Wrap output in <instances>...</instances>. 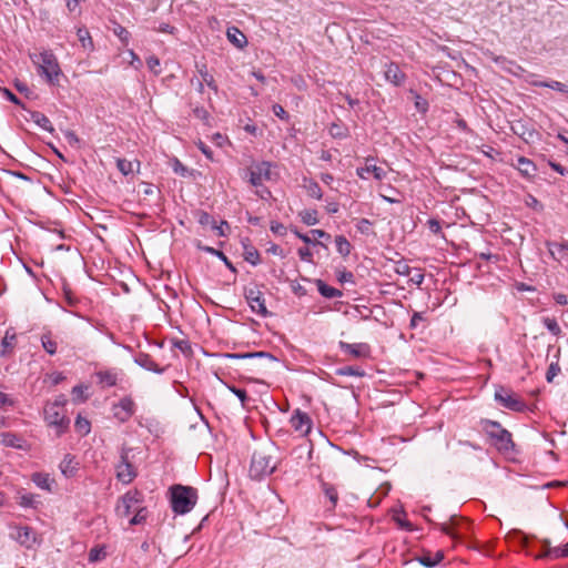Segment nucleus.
<instances>
[{
	"label": "nucleus",
	"instance_id": "nucleus-1",
	"mask_svg": "<svg viewBox=\"0 0 568 568\" xmlns=\"http://www.w3.org/2000/svg\"><path fill=\"white\" fill-rule=\"evenodd\" d=\"M277 448L273 443L255 450L251 458L250 477L254 480H262L272 475L280 463L275 456Z\"/></svg>",
	"mask_w": 568,
	"mask_h": 568
},
{
	"label": "nucleus",
	"instance_id": "nucleus-2",
	"mask_svg": "<svg viewBox=\"0 0 568 568\" xmlns=\"http://www.w3.org/2000/svg\"><path fill=\"white\" fill-rule=\"evenodd\" d=\"M171 508L176 515L190 513L197 501V489L192 486L175 484L170 487Z\"/></svg>",
	"mask_w": 568,
	"mask_h": 568
},
{
	"label": "nucleus",
	"instance_id": "nucleus-3",
	"mask_svg": "<svg viewBox=\"0 0 568 568\" xmlns=\"http://www.w3.org/2000/svg\"><path fill=\"white\" fill-rule=\"evenodd\" d=\"M33 63L38 64V73L44 77L50 85H58L62 75L57 57L51 50H43L39 54L31 55Z\"/></svg>",
	"mask_w": 568,
	"mask_h": 568
},
{
	"label": "nucleus",
	"instance_id": "nucleus-4",
	"mask_svg": "<svg viewBox=\"0 0 568 568\" xmlns=\"http://www.w3.org/2000/svg\"><path fill=\"white\" fill-rule=\"evenodd\" d=\"M480 426L499 452H510L514 449L515 444L511 434L500 423L491 419H481Z\"/></svg>",
	"mask_w": 568,
	"mask_h": 568
},
{
	"label": "nucleus",
	"instance_id": "nucleus-5",
	"mask_svg": "<svg viewBox=\"0 0 568 568\" xmlns=\"http://www.w3.org/2000/svg\"><path fill=\"white\" fill-rule=\"evenodd\" d=\"M495 400L503 407L521 413L527 408L526 403L510 389L499 385L495 389Z\"/></svg>",
	"mask_w": 568,
	"mask_h": 568
},
{
	"label": "nucleus",
	"instance_id": "nucleus-6",
	"mask_svg": "<svg viewBox=\"0 0 568 568\" xmlns=\"http://www.w3.org/2000/svg\"><path fill=\"white\" fill-rule=\"evenodd\" d=\"M58 405L44 406V419L49 426L57 429V434L61 435L69 427L70 420L65 416L64 409H58Z\"/></svg>",
	"mask_w": 568,
	"mask_h": 568
},
{
	"label": "nucleus",
	"instance_id": "nucleus-7",
	"mask_svg": "<svg viewBox=\"0 0 568 568\" xmlns=\"http://www.w3.org/2000/svg\"><path fill=\"white\" fill-rule=\"evenodd\" d=\"M272 163L268 161H262L252 165L248 170V181L253 186H262L264 181L272 179L271 172Z\"/></svg>",
	"mask_w": 568,
	"mask_h": 568
},
{
	"label": "nucleus",
	"instance_id": "nucleus-8",
	"mask_svg": "<svg viewBox=\"0 0 568 568\" xmlns=\"http://www.w3.org/2000/svg\"><path fill=\"white\" fill-rule=\"evenodd\" d=\"M244 297L247 301L252 312L266 317L270 312L265 306V300L263 297V293L256 287H245L244 288Z\"/></svg>",
	"mask_w": 568,
	"mask_h": 568
},
{
	"label": "nucleus",
	"instance_id": "nucleus-9",
	"mask_svg": "<svg viewBox=\"0 0 568 568\" xmlns=\"http://www.w3.org/2000/svg\"><path fill=\"white\" fill-rule=\"evenodd\" d=\"M339 349L354 358H367L371 356V346L367 343H346L338 342Z\"/></svg>",
	"mask_w": 568,
	"mask_h": 568
},
{
	"label": "nucleus",
	"instance_id": "nucleus-10",
	"mask_svg": "<svg viewBox=\"0 0 568 568\" xmlns=\"http://www.w3.org/2000/svg\"><path fill=\"white\" fill-rule=\"evenodd\" d=\"M141 494L138 490L125 493L119 500L116 511L119 516L126 517L131 514L132 507L140 504Z\"/></svg>",
	"mask_w": 568,
	"mask_h": 568
},
{
	"label": "nucleus",
	"instance_id": "nucleus-11",
	"mask_svg": "<svg viewBox=\"0 0 568 568\" xmlns=\"http://www.w3.org/2000/svg\"><path fill=\"white\" fill-rule=\"evenodd\" d=\"M135 477L134 466L129 462L126 454H122L121 460L116 465V478L123 484H130Z\"/></svg>",
	"mask_w": 568,
	"mask_h": 568
},
{
	"label": "nucleus",
	"instance_id": "nucleus-12",
	"mask_svg": "<svg viewBox=\"0 0 568 568\" xmlns=\"http://www.w3.org/2000/svg\"><path fill=\"white\" fill-rule=\"evenodd\" d=\"M291 425L296 430L300 432L302 435H307L311 429L313 422L307 413L302 412L301 409H296L292 417H291Z\"/></svg>",
	"mask_w": 568,
	"mask_h": 568
},
{
	"label": "nucleus",
	"instance_id": "nucleus-13",
	"mask_svg": "<svg viewBox=\"0 0 568 568\" xmlns=\"http://www.w3.org/2000/svg\"><path fill=\"white\" fill-rule=\"evenodd\" d=\"M536 557L550 559L568 557V542L564 547H551L550 541L545 539L541 541V551Z\"/></svg>",
	"mask_w": 568,
	"mask_h": 568
},
{
	"label": "nucleus",
	"instance_id": "nucleus-14",
	"mask_svg": "<svg viewBox=\"0 0 568 568\" xmlns=\"http://www.w3.org/2000/svg\"><path fill=\"white\" fill-rule=\"evenodd\" d=\"M17 532L11 537L16 539L21 546L31 548L37 542V534L33 528L29 526L16 527Z\"/></svg>",
	"mask_w": 568,
	"mask_h": 568
},
{
	"label": "nucleus",
	"instance_id": "nucleus-15",
	"mask_svg": "<svg viewBox=\"0 0 568 568\" xmlns=\"http://www.w3.org/2000/svg\"><path fill=\"white\" fill-rule=\"evenodd\" d=\"M135 412V404L131 397H123L114 405V416L120 422H126Z\"/></svg>",
	"mask_w": 568,
	"mask_h": 568
},
{
	"label": "nucleus",
	"instance_id": "nucleus-16",
	"mask_svg": "<svg viewBox=\"0 0 568 568\" xmlns=\"http://www.w3.org/2000/svg\"><path fill=\"white\" fill-rule=\"evenodd\" d=\"M385 79L393 83L396 87H399L405 81V73L399 69L398 64L395 62H388L385 64L384 71Z\"/></svg>",
	"mask_w": 568,
	"mask_h": 568
},
{
	"label": "nucleus",
	"instance_id": "nucleus-17",
	"mask_svg": "<svg viewBox=\"0 0 568 568\" xmlns=\"http://www.w3.org/2000/svg\"><path fill=\"white\" fill-rule=\"evenodd\" d=\"M134 363L155 374H163L166 371V367H160L149 354L143 352H140L134 356Z\"/></svg>",
	"mask_w": 568,
	"mask_h": 568
},
{
	"label": "nucleus",
	"instance_id": "nucleus-18",
	"mask_svg": "<svg viewBox=\"0 0 568 568\" xmlns=\"http://www.w3.org/2000/svg\"><path fill=\"white\" fill-rule=\"evenodd\" d=\"M225 358L230 359H248V358H267L270 362H276L277 358L267 352H252V353H225Z\"/></svg>",
	"mask_w": 568,
	"mask_h": 568
},
{
	"label": "nucleus",
	"instance_id": "nucleus-19",
	"mask_svg": "<svg viewBox=\"0 0 568 568\" xmlns=\"http://www.w3.org/2000/svg\"><path fill=\"white\" fill-rule=\"evenodd\" d=\"M196 247L202 251V252H205V253H209L211 255H214L217 257V261H222L224 263V265L233 273H236V268L235 266L233 265V263L227 258V256L220 250H216L212 246H207V245H204L202 244L201 242H199L196 244Z\"/></svg>",
	"mask_w": 568,
	"mask_h": 568
},
{
	"label": "nucleus",
	"instance_id": "nucleus-20",
	"mask_svg": "<svg viewBox=\"0 0 568 568\" xmlns=\"http://www.w3.org/2000/svg\"><path fill=\"white\" fill-rule=\"evenodd\" d=\"M59 468L64 477H73L78 470V463L75 462V457L71 454L64 455L62 462L59 465Z\"/></svg>",
	"mask_w": 568,
	"mask_h": 568
},
{
	"label": "nucleus",
	"instance_id": "nucleus-21",
	"mask_svg": "<svg viewBox=\"0 0 568 568\" xmlns=\"http://www.w3.org/2000/svg\"><path fill=\"white\" fill-rule=\"evenodd\" d=\"M511 130L516 135L520 136L526 142L532 140L534 136L537 134V132L531 126H529L523 121H517L513 123Z\"/></svg>",
	"mask_w": 568,
	"mask_h": 568
},
{
	"label": "nucleus",
	"instance_id": "nucleus-22",
	"mask_svg": "<svg viewBox=\"0 0 568 568\" xmlns=\"http://www.w3.org/2000/svg\"><path fill=\"white\" fill-rule=\"evenodd\" d=\"M195 68L197 73L201 77V81L203 84H206L212 91L215 93L219 92L217 83L214 77L207 71V67L205 63H195Z\"/></svg>",
	"mask_w": 568,
	"mask_h": 568
},
{
	"label": "nucleus",
	"instance_id": "nucleus-23",
	"mask_svg": "<svg viewBox=\"0 0 568 568\" xmlns=\"http://www.w3.org/2000/svg\"><path fill=\"white\" fill-rule=\"evenodd\" d=\"M516 168L520 174L527 179L534 178L537 173V166L535 163L525 156L518 158Z\"/></svg>",
	"mask_w": 568,
	"mask_h": 568
},
{
	"label": "nucleus",
	"instance_id": "nucleus-24",
	"mask_svg": "<svg viewBox=\"0 0 568 568\" xmlns=\"http://www.w3.org/2000/svg\"><path fill=\"white\" fill-rule=\"evenodd\" d=\"M373 174L374 179L382 181L386 178V171L382 169L381 166H377L375 164H366L364 168H358L356 170V174L361 179H366V174Z\"/></svg>",
	"mask_w": 568,
	"mask_h": 568
},
{
	"label": "nucleus",
	"instance_id": "nucleus-25",
	"mask_svg": "<svg viewBox=\"0 0 568 568\" xmlns=\"http://www.w3.org/2000/svg\"><path fill=\"white\" fill-rule=\"evenodd\" d=\"M229 41L237 49H243L247 44L246 36L236 27H231L226 31Z\"/></svg>",
	"mask_w": 568,
	"mask_h": 568
},
{
	"label": "nucleus",
	"instance_id": "nucleus-26",
	"mask_svg": "<svg viewBox=\"0 0 568 568\" xmlns=\"http://www.w3.org/2000/svg\"><path fill=\"white\" fill-rule=\"evenodd\" d=\"M443 559L444 552L442 550H438L435 555L426 551L422 556L417 557V561L426 568H433L437 566Z\"/></svg>",
	"mask_w": 568,
	"mask_h": 568
},
{
	"label": "nucleus",
	"instance_id": "nucleus-27",
	"mask_svg": "<svg viewBox=\"0 0 568 568\" xmlns=\"http://www.w3.org/2000/svg\"><path fill=\"white\" fill-rule=\"evenodd\" d=\"M29 114H30V120H32L38 126H40L41 129H43L50 133L54 132V128L45 114H43L39 111H29Z\"/></svg>",
	"mask_w": 568,
	"mask_h": 568
},
{
	"label": "nucleus",
	"instance_id": "nucleus-28",
	"mask_svg": "<svg viewBox=\"0 0 568 568\" xmlns=\"http://www.w3.org/2000/svg\"><path fill=\"white\" fill-rule=\"evenodd\" d=\"M316 286H317L318 293L325 298H336V297H341L343 295V293L339 290L327 285L322 280H316Z\"/></svg>",
	"mask_w": 568,
	"mask_h": 568
},
{
	"label": "nucleus",
	"instance_id": "nucleus-29",
	"mask_svg": "<svg viewBox=\"0 0 568 568\" xmlns=\"http://www.w3.org/2000/svg\"><path fill=\"white\" fill-rule=\"evenodd\" d=\"M97 377L102 387H112L118 382V374L113 371H100L97 373Z\"/></svg>",
	"mask_w": 568,
	"mask_h": 568
},
{
	"label": "nucleus",
	"instance_id": "nucleus-30",
	"mask_svg": "<svg viewBox=\"0 0 568 568\" xmlns=\"http://www.w3.org/2000/svg\"><path fill=\"white\" fill-rule=\"evenodd\" d=\"M32 481L41 489L51 491L53 479L50 478L48 474L44 473H34L32 475Z\"/></svg>",
	"mask_w": 568,
	"mask_h": 568
},
{
	"label": "nucleus",
	"instance_id": "nucleus-31",
	"mask_svg": "<svg viewBox=\"0 0 568 568\" xmlns=\"http://www.w3.org/2000/svg\"><path fill=\"white\" fill-rule=\"evenodd\" d=\"M507 538L508 539H516L519 541L520 546L527 550V552L529 554H534L532 552V549L530 548L529 546V536H527L526 534H524L521 530L519 529H513L510 530L508 534H507Z\"/></svg>",
	"mask_w": 568,
	"mask_h": 568
},
{
	"label": "nucleus",
	"instance_id": "nucleus-32",
	"mask_svg": "<svg viewBox=\"0 0 568 568\" xmlns=\"http://www.w3.org/2000/svg\"><path fill=\"white\" fill-rule=\"evenodd\" d=\"M77 37H78L79 41L81 42V45L83 47V49L93 51V49H94L93 40L91 38L89 30L85 27H80L77 29Z\"/></svg>",
	"mask_w": 568,
	"mask_h": 568
},
{
	"label": "nucleus",
	"instance_id": "nucleus-33",
	"mask_svg": "<svg viewBox=\"0 0 568 568\" xmlns=\"http://www.w3.org/2000/svg\"><path fill=\"white\" fill-rule=\"evenodd\" d=\"M532 84L538 88H549L561 93H568V87L559 81H535Z\"/></svg>",
	"mask_w": 568,
	"mask_h": 568
},
{
	"label": "nucleus",
	"instance_id": "nucleus-34",
	"mask_svg": "<svg viewBox=\"0 0 568 568\" xmlns=\"http://www.w3.org/2000/svg\"><path fill=\"white\" fill-rule=\"evenodd\" d=\"M243 247H244V260L254 266L257 265L261 262L258 251L255 247H253L252 245L244 243V242H243Z\"/></svg>",
	"mask_w": 568,
	"mask_h": 568
},
{
	"label": "nucleus",
	"instance_id": "nucleus-35",
	"mask_svg": "<svg viewBox=\"0 0 568 568\" xmlns=\"http://www.w3.org/2000/svg\"><path fill=\"white\" fill-rule=\"evenodd\" d=\"M335 244H336L337 252L343 257H346L351 254L352 245L344 235H337L335 237Z\"/></svg>",
	"mask_w": 568,
	"mask_h": 568
},
{
	"label": "nucleus",
	"instance_id": "nucleus-36",
	"mask_svg": "<svg viewBox=\"0 0 568 568\" xmlns=\"http://www.w3.org/2000/svg\"><path fill=\"white\" fill-rule=\"evenodd\" d=\"M328 133L334 139H346L348 136V129L342 123L334 122L329 125Z\"/></svg>",
	"mask_w": 568,
	"mask_h": 568
},
{
	"label": "nucleus",
	"instance_id": "nucleus-37",
	"mask_svg": "<svg viewBox=\"0 0 568 568\" xmlns=\"http://www.w3.org/2000/svg\"><path fill=\"white\" fill-rule=\"evenodd\" d=\"M335 374L338 376H356V377H363L365 376V371H363L359 367L355 366H344L339 367L335 371Z\"/></svg>",
	"mask_w": 568,
	"mask_h": 568
},
{
	"label": "nucleus",
	"instance_id": "nucleus-38",
	"mask_svg": "<svg viewBox=\"0 0 568 568\" xmlns=\"http://www.w3.org/2000/svg\"><path fill=\"white\" fill-rule=\"evenodd\" d=\"M113 33L119 38L123 45H128L131 39V33L121 24L114 22L112 28Z\"/></svg>",
	"mask_w": 568,
	"mask_h": 568
},
{
	"label": "nucleus",
	"instance_id": "nucleus-39",
	"mask_svg": "<svg viewBox=\"0 0 568 568\" xmlns=\"http://www.w3.org/2000/svg\"><path fill=\"white\" fill-rule=\"evenodd\" d=\"M75 430L81 435L85 436L91 430V424L90 422L82 417L81 415H78L75 423H74Z\"/></svg>",
	"mask_w": 568,
	"mask_h": 568
},
{
	"label": "nucleus",
	"instance_id": "nucleus-40",
	"mask_svg": "<svg viewBox=\"0 0 568 568\" xmlns=\"http://www.w3.org/2000/svg\"><path fill=\"white\" fill-rule=\"evenodd\" d=\"M302 222L308 226L316 225L318 223L316 210H304L300 213Z\"/></svg>",
	"mask_w": 568,
	"mask_h": 568
},
{
	"label": "nucleus",
	"instance_id": "nucleus-41",
	"mask_svg": "<svg viewBox=\"0 0 568 568\" xmlns=\"http://www.w3.org/2000/svg\"><path fill=\"white\" fill-rule=\"evenodd\" d=\"M459 523L456 520L455 517L450 518V524H440L438 525L442 532L450 536L452 538H458V534L456 532V528L458 527Z\"/></svg>",
	"mask_w": 568,
	"mask_h": 568
},
{
	"label": "nucleus",
	"instance_id": "nucleus-42",
	"mask_svg": "<svg viewBox=\"0 0 568 568\" xmlns=\"http://www.w3.org/2000/svg\"><path fill=\"white\" fill-rule=\"evenodd\" d=\"M41 344L48 354L54 355L57 353V343L51 338L50 334H43L41 336Z\"/></svg>",
	"mask_w": 568,
	"mask_h": 568
},
{
	"label": "nucleus",
	"instance_id": "nucleus-43",
	"mask_svg": "<svg viewBox=\"0 0 568 568\" xmlns=\"http://www.w3.org/2000/svg\"><path fill=\"white\" fill-rule=\"evenodd\" d=\"M322 486H323L325 496L329 499L333 507H335L337 504V500H338V493H337L336 488L333 485H329L327 483H323Z\"/></svg>",
	"mask_w": 568,
	"mask_h": 568
},
{
	"label": "nucleus",
	"instance_id": "nucleus-44",
	"mask_svg": "<svg viewBox=\"0 0 568 568\" xmlns=\"http://www.w3.org/2000/svg\"><path fill=\"white\" fill-rule=\"evenodd\" d=\"M106 556V552H105V549L104 547H93L92 549H90L89 551V561L90 562H98L102 559H104Z\"/></svg>",
	"mask_w": 568,
	"mask_h": 568
},
{
	"label": "nucleus",
	"instance_id": "nucleus-45",
	"mask_svg": "<svg viewBox=\"0 0 568 568\" xmlns=\"http://www.w3.org/2000/svg\"><path fill=\"white\" fill-rule=\"evenodd\" d=\"M19 499V505L26 508H36L38 504L37 496L33 494H22Z\"/></svg>",
	"mask_w": 568,
	"mask_h": 568
},
{
	"label": "nucleus",
	"instance_id": "nucleus-46",
	"mask_svg": "<svg viewBox=\"0 0 568 568\" xmlns=\"http://www.w3.org/2000/svg\"><path fill=\"white\" fill-rule=\"evenodd\" d=\"M542 323L547 327V329L555 336H559L561 334V328L558 325L556 318L544 317Z\"/></svg>",
	"mask_w": 568,
	"mask_h": 568
},
{
	"label": "nucleus",
	"instance_id": "nucleus-47",
	"mask_svg": "<svg viewBox=\"0 0 568 568\" xmlns=\"http://www.w3.org/2000/svg\"><path fill=\"white\" fill-rule=\"evenodd\" d=\"M195 215L197 217L199 224H201L202 226L210 225L212 227L215 223L213 216L205 211L200 210L195 213Z\"/></svg>",
	"mask_w": 568,
	"mask_h": 568
},
{
	"label": "nucleus",
	"instance_id": "nucleus-48",
	"mask_svg": "<svg viewBox=\"0 0 568 568\" xmlns=\"http://www.w3.org/2000/svg\"><path fill=\"white\" fill-rule=\"evenodd\" d=\"M116 168L123 175H129L133 172V162L125 159H118Z\"/></svg>",
	"mask_w": 568,
	"mask_h": 568
},
{
	"label": "nucleus",
	"instance_id": "nucleus-49",
	"mask_svg": "<svg viewBox=\"0 0 568 568\" xmlns=\"http://www.w3.org/2000/svg\"><path fill=\"white\" fill-rule=\"evenodd\" d=\"M307 193L310 196L321 200L323 197V192L321 186L315 181H310L308 185L306 186Z\"/></svg>",
	"mask_w": 568,
	"mask_h": 568
},
{
	"label": "nucleus",
	"instance_id": "nucleus-50",
	"mask_svg": "<svg viewBox=\"0 0 568 568\" xmlns=\"http://www.w3.org/2000/svg\"><path fill=\"white\" fill-rule=\"evenodd\" d=\"M148 515V510L145 507H140L135 515L130 519V525L135 526L145 521Z\"/></svg>",
	"mask_w": 568,
	"mask_h": 568
},
{
	"label": "nucleus",
	"instance_id": "nucleus-51",
	"mask_svg": "<svg viewBox=\"0 0 568 568\" xmlns=\"http://www.w3.org/2000/svg\"><path fill=\"white\" fill-rule=\"evenodd\" d=\"M63 296L68 305L74 306L78 300L73 296L72 291L67 282L62 284Z\"/></svg>",
	"mask_w": 568,
	"mask_h": 568
},
{
	"label": "nucleus",
	"instance_id": "nucleus-52",
	"mask_svg": "<svg viewBox=\"0 0 568 568\" xmlns=\"http://www.w3.org/2000/svg\"><path fill=\"white\" fill-rule=\"evenodd\" d=\"M87 387L83 385H77L72 388V395L74 402H85L88 396L84 394Z\"/></svg>",
	"mask_w": 568,
	"mask_h": 568
},
{
	"label": "nucleus",
	"instance_id": "nucleus-53",
	"mask_svg": "<svg viewBox=\"0 0 568 568\" xmlns=\"http://www.w3.org/2000/svg\"><path fill=\"white\" fill-rule=\"evenodd\" d=\"M146 65L149 68V70L154 73L155 75L160 74L161 72V69H160V60L158 57L155 55H150L148 59H146Z\"/></svg>",
	"mask_w": 568,
	"mask_h": 568
},
{
	"label": "nucleus",
	"instance_id": "nucleus-54",
	"mask_svg": "<svg viewBox=\"0 0 568 568\" xmlns=\"http://www.w3.org/2000/svg\"><path fill=\"white\" fill-rule=\"evenodd\" d=\"M561 368L558 362L551 363L546 373V381L552 383L554 378L560 373Z\"/></svg>",
	"mask_w": 568,
	"mask_h": 568
},
{
	"label": "nucleus",
	"instance_id": "nucleus-55",
	"mask_svg": "<svg viewBox=\"0 0 568 568\" xmlns=\"http://www.w3.org/2000/svg\"><path fill=\"white\" fill-rule=\"evenodd\" d=\"M0 92L12 103H14L16 105H20L22 109H26L24 104L21 102V100L14 94L12 93V91H10L8 88H1L0 87Z\"/></svg>",
	"mask_w": 568,
	"mask_h": 568
},
{
	"label": "nucleus",
	"instance_id": "nucleus-56",
	"mask_svg": "<svg viewBox=\"0 0 568 568\" xmlns=\"http://www.w3.org/2000/svg\"><path fill=\"white\" fill-rule=\"evenodd\" d=\"M212 230L215 231L219 236L225 237L229 234L227 231L230 230V225L226 221H221L220 224L215 222Z\"/></svg>",
	"mask_w": 568,
	"mask_h": 568
},
{
	"label": "nucleus",
	"instance_id": "nucleus-57",
	"mask_svg": "<svg viewBox=\"0 0 568 568\" xmlns=\"http://www.w3.org/2000/svg\"><path fill=\"white\" fill-rule=\"evenodd\" d=\"M172 169L174 173L181 176H186L189 173L187 168L176 158L173 160Z\"/></svg>",
	"mask_w": 568,
	"mask_h": 568
},
{
	"label": "nucleus",
	"instance_id": "nucleus-58",
	"mask_svg": "<svg viewBox=\"0 0 568 568\" xmlns=\"http://www.w3.org/2000/svg\"><path fill=\"white\" fill-rule=\"evenodd\" d=\"M229 389L241 400L244 406L248 399L247 393L244 388H237L235 386H229Z\"/></svg>",
	"mask_w": 568,
	"mask_h": 568
},
{
	"label": "nucleus",
	"instance_id": "nucleus-59",
	"mask_svg": "<svg viewBox=\"0 0 568 568\" xmlns=\"http://www.w3.org/2000/svg\"><path fill=\"white\" fill-rule=\"evenodd\" d=\"M415 108L419 112H423V113L427 112V110H428V102H427V100L424 99L418 93H415Z\"/></svg>",
	"mask_w": 568,
	"mask_h": 568
},
{
	"label": "nucleus",
	"instance_id": "nucleus-60",
	"mask_svg": "<svg viewBox=\"0 0 568 568\" xmlns=\"http://www.w3.org/2000/svg\"><path fill=\"white\" fill-rule=\"evenodd\" d=\"M372 222L367 219H361L357 224L356 229L361 234H368L371 232Z\"/></svg>",
	"mask_w": 568,
	"mask_h": 568
},
{
	"label": "nucleus",
	"instance_id": "nucleus-61",
	"mask_svg": "<svg viewBox=\"0 0 568 568\" xmlns=\"http://www.w3.org/2000/svg\"><path fill=\"white\" fill-rule=\"evenodd\" d=\"M173 346L178 349H180L183 354L191 353V345L185 339H175L173 341Z\"/></svg>",
	"mask_w": 568,
	"mask_h": 568
},
{
	"label": "nucleus",
	"instance_id": "nucleus-62",
	"mask_svg": "<svg viewBox=\"0 0 568 568\" xmlns=\"http://www.w3.org/2000/svg\"><path fill=\"white\" fill-rule=\"evenodd\" d=\"M410 266L403 261L397 262L395 265V272L399 275L408 276L410 274Z\"/></svg>",
	"mask_w": 568,
	"mask_h": 568
},
{
	"label": "nucleus",
	"instance_id": "nucleus-63",
	"mask_svg": "<svg viewBox=\"0 0 568 568\" xmlns=\"http://www.w3.org/2000/svg\"><path fill=\"white\" fill-rule=\"evenodd\" d=\"M429 231L434 234H442V223L438 219H429L427 221Z\"/></svg>",
	"mask_w": 568,
	"mask_h": 568
},
{
	"label": "nucleus",
	"instance_id": "nucleus-64",
	"mask_svg": "<svg viewBox=\"0 0 568 568\" xmlns=\"http://www.w3.org/2000/svg\"><path fill=\"white\" fill-rule=\"evenodd\" d=\"M272 111L281 120L288 121L290 115L281 104H274Z\"/></svg>",
	"mask_w": 568,
	"mask_h": 568
}]
</instances>
